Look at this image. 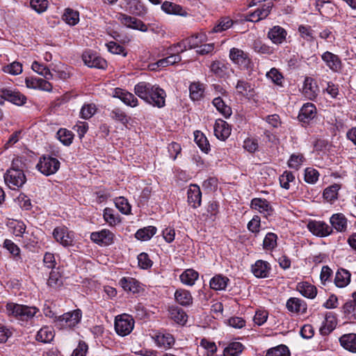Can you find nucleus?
Instances as JSON below:
<instances>
[{
	"label": "nucleus",
	"mask_w": 356,
	"mask_h": 356,
	"mask_svg": "<svg viewBox=\"0 0 356 356\" xmlns=\"http://www.w3.org/2000/svg\"><path fill=\"white\" fill-rule=\"evenodd\" d=\"M298 32L300 38L307 42H313L315 39L314 31L309 26L300 25Z\"/></svg>",
	"instance_id": "obj_47"
},
{
	"label": "nucleus",
	"mask_w": 356,
	"mask_h": 356,
	"mask_svg": "<svg viewBox=\"0 0 356 356\" xmlns=\"http://www.w3.org/2000/svg\"><path fill=\"white\" fill-rule=\"evenodd\" d=\"M277 235L274 233H268L264 239V248L265 250H271L277 245Z\"/></svg>",
	"instance_id": "obj_54"
},
{
	"label": "nucleus",
	"mask_w": 356,
	"mask_h": 356,
	"mask_svg": "<svg viewBox=\"0 0 356 356\" xmlns=\"http://www.w3.org/2000/svg\"><path fill=\"white\" fill-rule=\"evenodd\" d=\"M218 205L216 202H211L209 203L207 213L204 215L207 216L205 220L215 221L216 220V216L218 213Z\"/></svg>",
	"instance_id": "obj_59"
},
{
	"label": "nucleus",
	"mask_w": 356,
	"mask_h": 356,
	"mask_svg": "<svg viewBox=\"0 0 356 356\" xmlns=\"http://www.w3.org/2000/svg\"><path fill=\"white\" fill-rule=\"evenodd\" d=\"M3 70L4 72L11 75H18L22 72V65L17 61L3 67Z\"/></svg>",
	"instance_id": "obj_55"
},
{
	"label": "nucleus",
	"mask_w": 356,
	"mask_h": 356,
	"mask_svg": "<svg viewBox=\"0 0 356 356\" xmlns=\"http://www.w3.org/2000/svg\"><path fill=\"white\" fill-rule=\"evenodd\" d=\"M106 46L108 51L113 54H122L124 56H127V53L124 52V47L115 42L106 43Z\"/></svg>",
	"instance_id": "obj_64"
},
{
	"label": "nucleus",
	"mask_w": 356,
	"mask_h": 356,
	"mask_svg": "<svg viewBox=\"0 0 356 356\" xmlns=\"http://www.w3.org/2000/svg\"><path fill=\"white\" fill-rule=\"evenodd\" d=\"M214 135L221 140H225L231 134V128L228 123L218 119L213 126Z\"/></svg>",
	"instance_id": "obj_15"
},
{
	"label": "nucleus",
	"mask_w": 356,
	"mask_h": 356,
	"mask_svg": "<svg viewBox=\"0 0 356 356\" xmlns=\"http://www.w3.org/2000/svg\"><path fill=\"white\" fill-rule=\"evenodd\" d=\"M57 137L65 145H70L72 143L73 134L66 129H60L57 132Z\"/></svg>",
	"instance_id": "obj_50"
},
{
	"label": "nucleus",
	"mask_w": 356,
	"mask_h": 356,
	"mask_svg": "<svg viewBox=\"0 0 356 356\" xmlns=\"http://www.w3.org/2000/svg\"><path fill=\"white\" fill-rule=\"evenodd\" d=\"M92 241L102 245H108L113 241V234L107 229L92 232L90 235Z\"/></svg>",
	"instance_id": "obj_17"
},
{
	"label": "nucleus",
	"mask_w": 356,
	"mask_h": 356,
	"mask_svg": "<svg viewBox=\"0 0 356 356\" xmlns=\"http://www.w3.org/2000/svg\"><path fill=\"white\" fill-rule=\"evenodd\" d=\"M82 313L80 309H75L70 312L56 317L55 325L59 329L70 328L76 326L81 319Z\"/></svg>",
	"instance_id": "obj_5"
},
{
	"label": "nucleus",
	"mask_w": 356,
	"mask_h": 356,
	"mask_svg": "<svg viewBox=\"0 0 356 356\" xmlns=\"http://www.w3.org/2000/svg\"><path fill=\"white\" fill-rule=\"evenodd\" d=\"M53 234L56 240L63 246H68L71 245L72 240L69 236L66 234L65 230L63 228H56L54 230Z\"/></svg>",
	"instance_id": "obj_42"
},
{
	"label": "nucleus",
	"mask_w": 356,
	"mask_h": 356,
	"mask_svg": "<svg viewBox=\"0 0 356 356\" xmlns=\"http://www.w3.org/2000/svg\"><path fill=\"white\" fill-rule=\"evenodd\" d=\"M251 208L259 212L264 217H268L273 213V209L270 203L265 199L254 198L251 201Z\"/></svg>",
	"instance_id": "obj_14"
},
{
	"label": "nucleus",
	"mask_w": 356,
	"mask_h": 356,
	"mask_svg": "<svg viewBox=\"0 0 356 356\" xmlns=\"http://www.w3.org/2000/svg\"><path fill=\"white\" fill-rule=\"evenodd\" d=\"M134 92L140 99L153 106L160 108L165 105L166 93L159 86L145 81L139 82L135 86Z\"/></svg>",
	"instance_id": "obj_1"
},
{
	"label": "nucleus",
	"mask_w": 356,
	"mask_h": 356,
	"mask_svg": "<svg viewBox=\"0 0 356 356\" xmlns=\"http://www.w3.org/2000/svg\"><path fill=\"white\" fill-rule=\"evenodd\" d=\"M286 31L280 26H274L268 32V38L273 44L277 45L286 41Z\"/></svg>",
	"instance_id": "obj_16"
},
{
	"label": "nucleus",
	"mask_w": 356,
	"mask_h": 356,
	"mask_svg": "<svg viewBox=\"0 0 356 356\" xmlns=\"http://www.w3.org/2000/svg\"><path fill=\"white\" fill-rule=\"evenodd\" d=\"M305 160V159L302 154H293L290 156L288 161V165L290 168L298 170L304 163Z\"/></svg>",
	"instance_id": "obj_53"
},
{
	"label": "nucleus",
	"mask_w": 356,
	"mask_h": 356,
	"mask_svg": "<svg viewBox=\"0 0 356 356\" xmlns=\"http://www.w3.org/2000/svg\"><path fill=\"white\" fill-rule=\"evenodd\" d=\"M229 57L233 63L238 65L241 69L250 70L253 67V63L248 53L241 49L235 47L230 49Z\"/></svg>",
	"instance_id": "obj_7"
},
{
	"label": "nucleus",
	"mask_w": 356,
	"mask_h": 356,
	"mask_svg": "<svg viewBox=\"0 0 356 356\" xmlns=\"http://www.w3.org/2000/svg\"><path fill=\"white\" fill-rule=\"evenodd\" d=\"M156 232V228L154 226H148L138 229L136 233V238L141 241L149 240Z\"/></svg>",
	"instance_id": "obj_40"
},
{
	"label": "nucleus",
	"mask_w": 356,
	"mask_h": 356,
	"mask_svg": "<svg viewBox=\"0 0 356 356\" xmlns=\"http://www.w3.org/2000/svg\"><path fill=\"white\" fill-rule=\"evenodd\" d=\"M229 279L225 276L216 275L210 281V286L216 291L224 290L227 287Z\"/></svg>",
	"instance_id": "obj_39"
},
{
	"label": "nucleus",
	"mask_w": 356,
	"mask_h": 356,
	"mask_svg": "<svg viewBox=\"0 0 356 356\" xmlns=\"http://www.w3.org/2000/svg\"><path fill=\"white\" fill-rule=\"evenodd\" d=\"M31 68L38 74L43 76L47 80L52 79L54 78V74L50 72L49 69L37 61H34L32 63Z\"/></svg>",
	"instance_id": "obj_46"
},
{
	"label": "nucleus",
	"mask_w": 356,
	"mask_h": 356,
	"mask_svg": "<svg viewBox=\"0 0 356 356\" xmlns=\"http://www.w3.org/2000/svg\"><path fill=\"white\" fill-rule=\"evenodd\" d=\"M326 65L334 72H339L342 69V63L339 57L330 51H325L321 56Z\"/></svg>",
	"instance_id": "obj_12"
},
{
	"label": "nucleus",
	"mask_w": 356,
	"mask_h": 356,
	"mask_svg": "<svg viewBox=\"0 0 356 356\" xmlns=\"http://www.w3.org/2000/svg\"><path fill=\"white\" fill-rule=\"evenodd\" d=\"M190 97L194 101L200 100L204 94V86L200 83H193L189 87Z\"/></svg>",
	"instance_id": "obj_44"
},
{
	"label": "nucleus",
	"mask_w": 356,
	"mask_h": 356,
	"mask_svg": "<svg viewBox=\"0 0 356 356\" xmlns=\"http://www.w3.org/2000/svg\"><path fill=\"white\" fill-rule=\"evenodd\" d=\"M172 52V51L170 49ZM172 54L165 58L160 59L156 63H154L150 65L151 70H155L156 68H163L169 65H174L179 63L181 60L180 53L172 51Z\"/></svg>",
	"instance_id": "obj_24"
},
{
	"label": "nucleus",
	"mask_w": 356,
	"mask_h": 356,
	"mask_svg": "<svg viewBox=\"0 0 356 356\" xmlns=\"http://www.w3.org/2000/svg\"><path fill=\"white\" fill-rule=\"evenodd\" d=\"M115 204L118 209L123 214H128L131 211V206L128 200L124 197H118L115 200Z\"/></svg>",
	"instance_id": "obj_51"
},
{
	"label": "nucleus",
	"mask_w": 356,
	"mask_h": 356,
	"mask_svg": "<svg viewBox=\"0 0 356 356\" xmlns=\"http://www.w3.org/2000/svg\"><path fill=\"white\" fill-rule=\"evenodd\" d=\"M207 37L204 33H198L188 37L170 47V50L177 53H182L187 49L199 47L200 44L206 42Z\"/></svg>",
	"instance_id": "obj_4"
},
{
	"label": "nucleus",
	"mask_w": 356,
	"mask_h": 356,
	"mask_svg": "<svg viewBox=\"0 0 356 356\" xmlns=\"http://www.w3.org/2000/svg\"><path fill=\"white\" fill-rule=\"evenodd\" d=\"M134 321L128 314H124L116 316L115 320V330L120 336H127L133 330Z\"/></svg>",
	"instance_id": "obj_8"
},
{
	"label": "nucleus",
	"mask_w": 356,
	"mask_h": 356,
	"mask_svg": "<svg viewBox=\"0 0 356 356\" xmlns=\"http://www.w3.org/2000/svg\"><path fill=\"white\" fill-rule=\"evenodd\" d=\"M63 19L69 25L74 26L79 21V13L72 9L67 8L63 15Z\"/></svg>",
	"instance_id": "obj_43"
},
{
	"label": "nucleus",
	"mask_w": 356,
	"mask_h": 356,
	"mask_svg": "<svg viewBox=\"0 0 356 356\" xmlns=\"http://www.w3.org/2000/svg\"><path fill=\"white\" fill-rule=\"evenodd\" d=\"M119 283L126 291H130L134 293L139 291L140 283L133 277H124L120 279Z\"/></svg>",
	"instance_id": "obj_32"
},
{
	"label": "nucleus",
	"mask_w": 356,
	"mask_h": 356,
	"mask_svg": "<svg viewBox=\"0 0 356 356\" xmlns=\"http://www.w3.org/2000/svg\"><path fill=\"white\" fill-rule=\"evenodd\" d=\"M243 346L238 341L231 342L223 350L224 356H238L243 351Z\"/></svg>",
	"instance_id": "obj_38"
},
{
	"label": "nucleus",
	"mask_w": 356,
	"mask_h": 356,
	"mask_svg": "<svg viewBox=\"0 0 356 356\" xmlns=\"http://www.w3.org/2000/svg\"><path fill=\"white\" fill-rule=\"evenodd\" d=\"M295 179V177L292 172L289 171H285L280 177V183L282 188L285 189H289L290 187V183L293 181Z\"/></svg>",
	"instance_id": "obj_61"
},
{
	"label": "nucleus",
	"mask_w": 356,
	"mask_h": 356,
	"mask_svg": "<svg viewBox=\"0 0 356 356\" xmlns=\"http://www.w3.org/2000/svg\"><path fill=\"white\" fill-rule=\"evenodd\" d=\"M296 290L302 296L309 299H314L317 295L316 287L307 282H301L298 283Z\"/></svg>",
	"instance_id": "obj_25"
},
{
	"label": "nucleus",
	"mask_w": 356,
	"mask_h": 356,
	"mask_svg": "<svg viewBox=\"0 0 356 356\" xmlns=\"http://www.w3.org/2000/svg\"><path fill=\"white\" fill-rule=\"evenodd\" d=\"M266 356H290V353L286 346L281 345L269 349Z\"/></svg>",
	"instance_id": "obj_56"
},
{
	"label": "nucleus",
	"mask_w": 356,
	"mask_h": 356,
	"mask_svg": "<svg viewBox=\"0 0 356 356\" xmlns=\"http://www.w3.org/2000/svg\"><path fill=\"white\" fill-rule=\"evenodd\" d=\"M82 58L84 63L90 67L104 69L107 65L104 58L90 50L86 51L82 55Z\"/></svg>",
	"instance_id": "obj_9"
},
{
	"label": "nucleus",
	"mask_w": 356,
	"mask_h": 356,
	"mask_svg": "<svg viewBox=\"0 0 356 356\" xmlns=\"http://www.w3.org/2000/svg\"><path fill=\"white\" fill-rule=\"evenodd\" d=\"M152 337L156 346L163 349L170 348L175 342L174 337L167 332H156Z\"/></svg>",
	"instance_id": "obj_11"
},
{
	"label": "nucleus",
	"mask_w": 356,
	"mask_h": 356,
	"mask_svg": "<svg viewBox=\"0 0 356 356\" xmlns=\"http://www.w3.org/2000/svg\"><path fill=\"white\" fill-rule=\"evenodd\" d=\"M340 345L346 350L356 353V334H343L339 338Z\"/></svg>",
	"instance_id": "obj_27"
},
{
	"label": "nucleus",
	"mask_w": 356,
	"mask_h": 356,
	"mask_svg": "<svg viewBox=\"0 0 356 356\" xmlns=\"http://www.w3.org/2000/svg\"><path fill=\"white\" fill-rule=\"evenodd\" d=\"M319 177L318 172L314 168H307L305 170V181L311 184H315Z\"/></svg>",
	"instance_id": "obj_58"
},
{
	"label": "nucleus",
	"mask_w": 356,
	"mask_h": 356,
	"mask_svg": "<svg viewBox=\"0 0 356 356\" xmlns=\"http://www.w3.org/2000/svg\"><path fill=\"white\" fill-rule=\"evenodd\" d=\"M198 277L199 273L192 268L185 270L179 276L181 283L187 286L194 285Z\"/></svg>",
	"instance_id": "obj_34"
},
{
	"label": "nucleus",
	"mask_w": 356,
	"mask_h": 356,
	"mask_svg": "<svg viewBox=\"0 0 356 356\" xmlns=\"http://www.w3.org/2000/svg\"><path fill=\"white\" fill-rule=\"evenodd\" d=\"M127 10L132 14L143 16L147 13L146 8L140 0H125Z\"/></svg>",
	"instance_id": "obj_30"
},
{
	"label": "nucleus",
	"mask_w": 356,
	"mask_h": 356,
	"mask_svg": "<svg viewBox=\"0 0 356 356\" xmlns=\"http://www.w3.org/2000/svg\"><path fill=\"white\" fill-rule=\"evenodd\" d=\"M233 24L232 20L225 17L221 19L218 23L213 28L211 33H220L229 29Z\"/></svg>",
	"instance_id": "obj_52"
},
{
	"label": "nucleus",
	"mask_w": 356,
	"mask_h": 356,
	"mask_svg": "<svg viewBox=\"0 0 356 356\" xmlns=\"http://www.w3.org/2000/svg\"><path fill=\"white\" fill-rule=\"evenodd\" d=\"M341 188V186L334 184L325 188L323 191V197L327 202L332 203L338 198V192Z\"/></svg>",
	"instance_id": "obj_36"
},
{
	"label": "nucleus",
	"mask_w": 356,
	"mask_h": 356,
	"mask_svg": "<svg viewBox=\"0 0 356 356\" xmlns=\"http://www.w3.org/2000/svg\"><path fill=\"white\" fill-rule=\"evenodd\" d=\"M270 269L269 263L263 260H257L251 267L252 273L258 278L268 277Z\"/></svg>",
	"instance_id": "obj_18"
},
{
	"label": "nucleus",
	"mask_w": 356,
	"mask_h": 356,
	"mask_svg": "<svg viewBox=\"0 0 356 356\" xmlns=\"http://www.w3.org/2000/svg\"><path fill=\"white\" fill-rule=\"evenodd\" d=\"M334 224H307L308 229L314 235L320 237L328 236L333 232Z\"/></svg>",
	"instance_id": "obj_21"
},
{
	"label": "nucleus",
	"mask_w": 356,
	"mask_h": 356,
	"mask_svg": "<svg viewBox=\"0 0 356 356\" xmlns=\"http://www.w3.org/2000/svg\"><path fill=\"white\" fill-rule=\"evenodd\" d=\"M49 2L47 0H31L30 6L33 10L38 13H42L48 8Z\"/></svg>",
	"instance_id": "obj_57"
},
{
	"label": "nucleus",
	"mask_w": 356,
	"mask_h": 356,
	"mask_svg": "<svg viewBox=\"0 0 356 356\" xmlns=\"http://www.w3.org/2000/svg\"><path fill=\"white\" fill-rule=\"evenodd\" d=\"M60 161L51 156H42L36 165V168L45 176L54 175L60 168Z\"/></svg>",
	"instance_id": "obj_6"
},
{
	"label": "nucleus",
	"mask_w": 356,
	"mask_h": 356,
	"mask_svg": "<svg viewBox=\"0 0 356 356\" xmlns=\"http://www.w3.org/2000/svg\"><path fill=\"white\" fill-rule=\"evenodd\" d=\"M286 307L289 312L296 314H305L307 309V305L305 301L295 297L288 299L286 303Z\"/></svg>",
	"instance_id": "obj_13"
},
{
	"label": "nucleus",
	"mask_w": 356,
	"mask_h": 356,
	"mask_svg": "<svg viewBox=\"0 0 356 356\" xmlns=\"http://www.w3.org/2000/svg\"><path fill=\"white\" fill-rule=\"evenodd\" d=\"M161 8L167 14L177 15L181 16L186 15V12L181 6L172 2L165 1L163 3Z\"/></svg>",
	"instance_id": "obj_35"
},
{
	"label": "nucleus",
	"mask_w": 356,
	"mask_h": 356,
	"mask_svg": "<svg viewBox=\"0 0 356 356\" xmlns=\"http://www.w3.org/2000/svg\"><path fill=\"white\" fill-rule=\"evenodd\" d=\"M96 112V106L93 104H84L80 111L81 118L83 119L90 118Z\"/></svg>",
	"instance_id": "obj_60"
},
{
	"label": "nucleus",
	"mask_w": 356,
	"mask_h": 356,
	"mask_svg": "<svg viewBox=\"0 0 356 356\" xmlns=\"http://www.w3.org/2000/svg\"><path fill=\"white\" fill-rule=\"evenodd\" d=\"M350 282V273L346 269L337 270L334 277V284L339 288L346 286Z\"/></svg>",
	"instance_id": "obj_33"
},
{
	"label": "nucleus",
	"mask_w": 356,
	"mask_h": 356,
	"mask_svg": "<svg viewBox=\"0 0 356 356\" xmlns=\"http://www.w3.org/2000/svg\"><path fill=\"white\" fill-rule=\"evenodd\" d=\"M2 97L7 101L17 105L22 106L26 102V97L22 93L16 90L5 88L1 90Z\"/></svg>",
	"instance_id": "obj_10"
},
{
	"label": "nucleus",
	"mask_w": 356,
	"mask_h": 356,
	"mask_svg": "<svg viewBox=\"0 0 356 356\" xmlns=\"http://www.w3.org/2000/svg\"><path fill=\"white\" fill-rule=\"evenodd\" d=\"M138 263L140 268L143 269H147L152 266V261L149 259L148 254L145 252H142L138 256Z\"/></svg>",
	"instance_id": "obj_62"
},
{
	"label": "nucleus",
	"mask_w": 356,
	"mask_h": 356,
	"mask_svg": "<svg viewBox=\"0 0 356 356\" xmlns=\"http://www.w3.org/2000/svg\"><path fill=\"white\" fill-rule=\"evenodd\" d=\"M235 88L237 93L244 97L251 95L253 92V87L252 85L244 80H238Z\"/></svg>",
	"instance_id": "obj_41"
},
{
	"label": "nucleus",
	"mask_w": 356,
	"mask_h": 356,
	"mask_svg": "<svg viewBox=\"0 0 356 356\" xmlns=\"http://www.w3.org/2000/svg\"><path fill=\"white\" fill-rule=\"evenodd\" d=\"M318 86L312 77H306L302 86V92L309 99H314L318 95Z\"/></svg>",
	"instance_id": "obj_22"
},
{
	"label": "nucleus",
	"mask_w": 356,
	"mask_h": 356,
	"mask_svg": "<svg viewBox=\"0 0 356 356\" xmlns=\"http://www.w3.org/2000/svg\"><path fill=\"white\" fill-rule=\"evenodd\" d=\"M195 141L202 151L207 152L209 149V143L204 135L199 131L194 133Z\"/></svg>",
	"instance_id": "obj_49"
},
{
	"label": "nucleus",
	"mask_w": 356,
	"mask_h": 356,
	"mask_svg": "<svg viewBox=\"0 0 356 356\" xmlns=\"http://www.w3.org/2000/svg\"><path fill=\"white\" fill-rule=\"evenodd\" d=\"M188 203L193 208H197L201 204L202 193L197 185H191L187 191Z\"/></svg>",
	"instance_id": "obj_19"
},
{
	"label": "nucleus",
	"mask_w": 356,
	"mask_h": 356,
	"mask_svg": "<svg viewBox=\"0 0 356 356\" xmlns=\"http://www.w3.org/2000/svg\"><path fill=\"white\" fill-rule=\"evenodd\" d=\"M353 300L348 301L343 307L344 314L348 316L349 318L356 320V293H353Z\"/></svg>",
	"instance_id": "obj_45"
},
{
	"label": "nucleus",
	"mask_w": 356,
	"mask_h": 356,
	"mask_svg": "<svg viewBox=\"0 0 356 356\" xmlns=\"http://www.w3.org/2000/svg\"><path fill=\"white\" fill-rule=\"evenodd\" d=\"M271 8L272 5L270 3L264 4L261 8H257L255 11L250 13L246 17V19L248 21L255 22L264 19L268 16Z\"/></svg>",
	"instance_id": "obj_23"
},
{
	"label": "nucleus",
	"mask_w": 356,
	"mask_h": 356,
	"mask_svg": "<svg viewBox=\"0 0 356 356\" xmlns=\"http://www.w3.org/2000/svg\"><path fill=\"white\" fill-rule=\"evenodd\" d=\"M54 333L48 327L41 328L36 334V339L43 343L50 342L54 339Z\"/></svg>",
	"instance_id": "obj_48"
},
{
	"label": "nucleus",
	"mask_w": 356,
	"mask_h": 356,
	"mask_svg": "<svg viewBox=\"0 0 356 356\" xmlns=\"http://www.w3.org/2000/svg\"><path fill=\"white\" fill-rule=\"evenodd\" d=\"M169 312L170 318L177 323L184 325L187 321V315L181 308L171 307Z\"/></svg>",
	"instance_id": "obj_37"
},
{
	"label": "nucleus",
	"mask_w": 356,
	"mask_h": 356,
	"mask_svg": "<svg viewBox=\"0 0 356 356\" xmlns=\"http://www.w3.org/2000/svg\"><path fill=\"white\" fill-rule=\"evenodd\" d=\"M210 70L220 78H225L229 75L228 64L220 60L213 61L210 65Z\"/></svg>",
	"instance_id": "obj_28"
},
{
	"label": "nucleus",
	"mask_w": 356,
	"mask_h": 356,
	"mask_svg": "<svg viewBox=\"0 0 356 356\" xmlns=\"http://www.w3.org/2000/svg\"><path fill=\"white\" fill-rule=\"evenodd\" d=\"M266 76L274 83L278 86H282L283 76L277 69L272 68L268 72H267Z\"/></svg>",
	"instance_id": "obj_63"
},
{
	"label": "nucleus",
	"mask_w": 356,
	"mask_h": 356,
	"mask_svg": "<svg viewBox=\"0 0 356 356\" xmlns=\"http://www.w3.org/2000/svg\"><path fill=\"white\" fill-rule=\"evenodd\" d=\"M6 310L8 315L13 316L17 320L22 321L31 320L39 312V309L35 307H29L13 302L6 305Z\"/></svg>",
	"instance_id": "obj_3"
},
{
	"label": "nucleus",
	"mask_w": 356,
	"mask_h": 356,
	"mask_svg": "<svg viewBox=\"0 0 356 356\" xmlns=\"http://www.w3.org/2000/svg\"><path fill=\"white\" fill-rule=\"evenodd\" d=\"M120 19L122 24L129 28L137 29L143 32L147 31V26L142 21L135 17L122 14L120 16Z\"/></svg>",
	"instance_id": "obj_20"
},
{
	"label": "nucleus",
	"mask_w": 356,
	"mask_h": 356,
	"mask_svg": "<svg viewBox=\"0 0 356 356\" xmlns=\"http://www.w3.org/2000/svg\"><path fill=\"white\" fill-rule=\"evenodd\" d=\"M175 299L182 306H190L193 303V296L191 292L184 289H178L175 293Z\"/></svg>",
	"instance_id": "obj_29"
},
{
	"label": "nucleus",
	"mask_w": 356,
	"mask_h": 356,
	"mask_svg": "<svg viewBox=\"0 0 356 356\" xmlns=\"http://www.w3.org/2000/svg\"><path fill=\"white\" fill-rule=\"evenodd\" d=\"M316 114V108L314 104L312 103L305 104L299 113L298 119L303 122H308L312 120Z\"/></svg>",
	"instance_id": "obj_26"
},
{
	"label": "nucleus",
	"mask_w": 356,
	"mask_h": 356,
	"mask_svg": "<svg viewBox=\"0 0 356 356\" xmlns=\"http://www.w3.org/2000/svg\"><path fill=\"white\" fill-rule=\"evenodd\" d=\"M212 104L216 110L225 118H227L231 116L232 113V108L225 104L222 97H216L213 99Z\"/></svg>",
	"instance_id": "obj_31"
},
{
	"label": "nucleus",
	"mask_w": 356,
	"mask_h": 356,
	"mask_svg": "<svg viewBox=\"0 0 356 356\" xmlns=\"http://www.w3.org/2000/svg\"><path fill=\"white\" fill-rule=\"evenodd\" d=\"M19 162L18 159L13 160L11 168L4 175L6 184L13 190L22 187L26 180L23 170L19 168Z\"/></svg>",
	"instance_id": "obj_2"
}]
</instances>
